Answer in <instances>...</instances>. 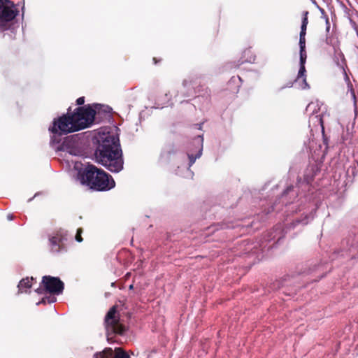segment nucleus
<instances>
[{
	"label": "nucleus",
	"instance_id": "f257e3e1",
	"mask_svg": "<svg viewBox=\"0 0 358 358\" xmlns=\"http://www.w3.org/2000/svg\"><path fill=\"white\" fill-rule=\"evenodd\" d=\"M100 108L99 104H88L78 107L73 113L69 108L66 114L54 119L49 131L54 136H62L90 127L99 114Z\"/></svg>",
	"mask_w": 358,
	"mask_h": 358
},
{
	"label": "nucleus",
	"instance_id": "f03ea898",
	"mask_svg": "<svg viewBox=\"0 0 358 358\" xmlns=\"http://www.w3.org/2000/svg\"><path fill=\"white\" fill-rule=\"evenodd\" d=\"M95 157L99 163L111 172L118 173L123 169L122 150L117 136L108 134L101 136Z\"/></svg>",
	"mask_w": 358,
	"mask_h": 358
},
{
	"label": "nucleus",
	"instance_id": "7ed1b4c3",
	"mask_svg": "<svg viewBox=\"0 0 358 358\" xmlns=\"http://www.w3.org/2000/svg\"><path fill=\"white\" fill-rule=\"evenodd\" d=\"M78 178L83 185L96 191H108L115 185L110 174L93 164H87L80 170L78 172Z\"/></svg>",
	"mask_w": 358,
	"mask_h": 358
},
{
	"label": "nucleus",
	"instance_id": "20e7f679",
	"mask_svg": "<svg viewBox=\"0 0 358 358\" xmlns=\"http://www.w3.org/2000/svg\"><path fill=\"white\" fill-rule=\"evenodd\" d=\"M18 13L13 1L0 0V31H10L11 39L15 38V17Z\"/></svg>",
	"mask_w": 358,
	"mask_h": 358
},
{
	"label": "nucleus",
	"instance_id": "39448f33",
	"mask_svg": "<svg viewBox=\"0 0 358 358\" xmlns=\"http://www.w3.org/2000/svg\"><path fill=\"white\" fill-rule=\"evenodd\" d=\"M120 313L117 311V306H113L104 318V324L107 331L108 341H110V334L123 335L126 331V327L120 323Z\"/></svg>",
	"mask_w": 358,
	"mask_h": 358
},
{
	"label": "nucleus",
	"instance_id": "423d86ee",
	"mask_svg": "<svg viewBox=\"0 0 358 358\" xmlns=\"http://www.w3.org/2000/svg\"><path fill=\"white\" fill-rule=\"evenodd\" d=\"M64 289V282L57 277L45 275L42 278L40 287L36 289L38 294L43 292L53 295H59Z\"/></svg>",
	"mask_w": 358,
	"mask_h": 358
},
{
	"label": "nucleus",
	"instance_id": "0eeeda50",
	"mask_svg": "<svg viewBox=\"0 0 358 358\" xmlns=\"http://www.w3.org/2000/svg\"><path fill=\"white\" fill-rule=\"evenodd\" d=\"M203 138L201 136H198L197 137L194 138L192 142L193 146L195 148V151L196 153L194 155L193 152V150L191 148L188 149V151L187 152V157L189 158V166H192L196 159H199L201 157L202 155V150H203Z\"/></svg>",
	"mask_w": 358,
	"mask_h": 358
},
{
	"label": "nucleus",
	"instance_id": "6e6552de",
	"mask_svg": "<svg viewBox=\"0 0 358 358\" xmlns=\"http://www.w3.org/2000/svg\"><path fill=\"white\" fill-rule=\"evenodd\" d=\"M64 240L66 238L60 234H57L55 236L50 238L51 245V250L54 252H59L65 248Z\"/></svg>",
	"mask_w": 358,
	"mask_h": 358
},
{
	"label": "nucleus",
	"instance_id": "1a4fd4ad",
	"mask_svg": "<svg viewBox=\"0 0 358 358\" xmlns=\"http://www.w3.org/2000/svg\"><path fill=\"white\" fill-rule=\"evenodd\" d=\"M306 70L305 67V64H300V68L298 72V75L296 76V78L295 79L296 82H299L301 79V88L303 90L309 89L310 86L308 84L306 81Z\"/></svg>",
	"mask_w": 358,
	"mask_h": 358
},
{
	"label": "nucleus",
	"instance_id": "9d476101",
	"mask_svg": "<svg viewBox=\"0 0 358 358\" xmlns=\"http://www.w3.org/2000/svg\"><path fill=\"white\" fill-rule=\"evenodd\" d=\"M34 280L33 277L22 279L18 285V293L27 292V289H30L32 285V281Z\"/></svg>",
	"mask_w": 358,
	"mask_h": 358
},
{
	"label": "nucleus",
	"instance_id": "9b49d317",
	"mask_svg": "<svg viewBox=\"0 0 358 358\" xmlns=\"http://www.w3.org/2000/svg\"><path fill=\"white\" fill-rule=\"evenodd\" d=\"M94 358H113V350L110 348H106L103 351L96 352Z\"/></svg>",
	"mask_w": 358,
	"mask_h": 358
},
{
	"label": "nucleus",
	"instance_id": "f8f14e48",
	"mask_svg": "<svg viewBox=\"0 0 358 358\" xmlns=\"http://www.w3.org/2000/svg\"><path fill=\"white\" fill-rule=\"evenodd\" d=\"M113 358H130L129 355L122 348H115L113 350Z\"/></svg>",
	"mask_w": 358,
	"mask_h": 358
},
{
	"label": "nucleus",
	"instance_id": "ddd939ff",
	"mask_svg": "<svg viewBox=\"0 0 358 358\" xmlns=\"http://www.w3.org/2000/svg\"><path fill=\"white\" fill-rule=\"evenodd\" d=\"M308 14L309 12L308 10L303 11L302 13V22L301 27V32H306L307 25L308 24Z\"/></svg>",
	"mask_w": 358,
	"mask_h": 358
},
{
	"label": "nucleus",
	"instance_id": "4468645a",
	"mask_svg": "<svg viewBox=\"0 0 358 358\" xmlns=\"http://www.w3.org/2000/svg\"><path fill=\"white\" fill-rule=\"evenodd\" d=\"M306 32H301L299 34V48L300 50H306Z\"/></svg>",
	"mask_w": 358,
	"mask_h": 358
},
{
	"label": "nucleus",
	"instance_id": "2eb2a0df",
	"mask_svg": "<svg viewBox=\"0 0 358 358\" xmlns=\"http://www.w3.org/2000/svg\"><path fill=\"white\" fill-rule=\"evenodd\" d=\"M306 58H307L306 51V50H304V51L300 50V64H305Z\"/></svg>",
	"mask_w": 358,
	"mask_h": 358
},
{
	"label": "nucleus",
	"instance_id": "dca6fc26",
	"mask_svg": "<svg viewBox=\"0 0 358 358\" xmlns=\"http://www.w3.org/2000/svg\"><path fill=\"white\" fill-rule=\"evenodd\" d=\"M83 229L82 228H78L77 229V232H76V236H75V238L76 240L78 241V242H82L83 241V238H82V233H83Z\"/></svg>",
	"mask_w": 358,
	"mask_h": 358
},
{
	"label": "nucleus",
	"instance_id": "f3484780",
	"mask_svg": "<svg viewBox=\"0 0 358 358\" xmlns=\"http://www.w3.org/2000/svg\"><path fill=\"white\" fill-rule=\"evenodd\" d=\"M46 300L48 301V303H54V302L56 301L57 299L55 296H50V297H48V298H43L39 303H46Z\"/></svg>",
	"mask_w": 358,
	"mask_h": 358
},
{
	"label": "nucleus",
	"instance_id": "a211bd4d",
	"mask_svg": "<svg viewBox=\"0 0 358 358\" xmlns=\"http://www.w3.org/2000/svg\"><path fill=\"white\" fill-rule=\"evenodd\" d=\"M84 103H85V97L84 96L79 97L76 100L77 105L81 106V105H83Z\"/></svg>",
	"mask_w": 358,
	"mask_h": 358
},
{
	"label": "nucleus",
	"instance_id": "6ab92c4d",
	"mask_svg": "<svg viewBox=\"0 0 358 358\" xmlns=\"http://www.w3.org/2000/svg\"><path fill=\"white\" fill-rule=\"evenodd\" d=\"M7 218H8V220H13L14 217H13V215L8 214V216H7Z\"/></svg>",
	"mask_w": 358,
	"mask_h": 358
},
{
	"label": "nucleus",
	"instance_id": "aec40b11",
	"mask_svg": "<svg viewBox=\"0 0 358 358\" xmlns=\"http://www.w3.org/2000/svg\"><path fill=\"white\" fill-rule=\"evenodd\" d=\"M160 61H161V59H157L156 57L153 58V62L155 64H157L158 62H159Z\"/></svg>",
	"mask_w": 358,
	"mask_h": 358
},
{
	"label": "nucleus",
	"instance_id": "412c9836",
	"mask_svg": "<svg viewBox=\"0 0 358 358\" xmlns=\"http://www.w3.org/2000/svg\"><path fill=\"white\" fill-rule=\"evenodd\" d=\"M320 125H321L322 129H324L323 120H322V117L320 118Z\"/></svg>",
	"mask_w": 358,
	"mask_h": 358
},
{
	"label": "nucleus",
	"instance_id": "4be33fe9",
	"mask_svg": "<svg viewBox=\"0 0 358 358\" xmlns=\"http://www.w3.org/2000/svg\"><path fill=\"white\" fill-rule=\"evenodd\" d=\"M189 82L187 80H184L182 85L184 87H186L188 85Z\"/></svg>",
	"mask_w": 358,
	"mask_h": 358
},
{
	"label": "nucleus",
	"instance_id": "5701e85b",
	"mask_svg": "<svg viewBox=\"0 0 358 358\" xmlns=\"http://www.w3.org/2000/svg\"><path fill=\"white\" fill-rule=\"evenodd\" d=\"M326 22L327 24H328L327 27V31L329 29V18H327V20H326Z\"/></svg>",
	"mask_w": 358,
	"mask_h": 358
},
{
	"label": "nucleus",
	"instance_id": "b1692460",
	"mask_svg": "<svg viewBox=\"0 0 358 358\" xmlns=\"http://www.w3.org/2000/svg\"><path fill=\"white\" fill-rule=\"evenodd\" d=\"M313 105V103H310V104H308V106L307 107V110H308Z\"/></svg>",
	"mask_w": 358,
	"mask_h": 358
},
{
	"label": "nucleus",
	"instance_id": "393cba45",
	"mask_svg": "<svg viewBox=\"0 0 358 358\" xmlns=\"http://www.w3.org/2000/svg\"><path fill=\"white\" fill-rule=\"evenodd\" d=\"M134 289V285H131L129 286V289Z\"/></svg>",
	"mask_w": 358,
	"mask_h": 358
},
{
	"label": "nucleus",
	"instance_id": "a878e982",
	"mask_svg": "<svg viewBox=\"0 0 358 358\" xmlns=\"http://www.w3.org/2000/svg\"><path fill=\"white\" fill-rule=\"evenodd\" d=\"M352 175H353V176H355V171L352 172Z\"/></svg>",
	"mask_w": 358,
	"mask_h": 358
},
{
	"label": "nucleus",
	"instance_id": "bb28decb",
	"mask_svg": "<svg viewBox=\"0 0 358 358\" xmlns=\"http://www.w3.org/2000/svg\"><path fill=\"white\" fill-rule=\"evenodd\" d=\"M248 62H252V58H250L249 60H248Z\"/></svg>",
	"mask_w": 358,
	"mask_h": 358
},
{
	"label": "nucleus",
	"instance_id": "cd10ccee",
	"mask_svg": "<svg viewBox=\"0 0 358 358\" xmlns=\"http://www.w3.org/2000/svg\"><path fill=\"white\" fill-rule=\"evenodd\" d=\"M357 167H358V162H357Z\"/></svg>",
	"mask_w": 358,
	"mask_h": 358
}]
</instances>
